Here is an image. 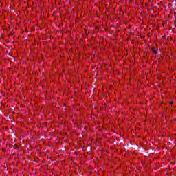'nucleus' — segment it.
Segmentation results:
<instances>
[{"label":"nucleus","mask_w":176,"mask_h":176,"mask_svg":"<svg viewBox=\"0 0 176 176\" xmlns=\"http://www.w3.org/2000/svg\"><path fill=\"white\" fill-rule=\"evenodd\" d=\"M153 53H154L155 54H157V50H153Z\"/></svg>","instance_id":"f257e3e1"},{"label":"nucleus","mask_w":176,"mask_h":176,"mask_svg":"<svg viewBox=\"0 0 176 176\" xmlns=\"http://www.w3.org/2000/svg\"><path fill=\"white\" fill-rule=\"evenodd\" d=\"M14 149H16V148H17V147H16V146H14Z\"/></svg>","instance_id":"f03ea898"},{"label":"nucleus","mask_w":176,"mask_h":176,"mask_svg":"<svg viewBox=\"0 0 176 176\" xmlns=\"http://www.w3.org/2000/svg\"><path fill=\"white\" fill-rule=\"evenodd\" d=\"M170 104H173V102H170Z\"/></svg>","instance_id":"7ed1b4c3"}]
</instances>
